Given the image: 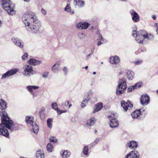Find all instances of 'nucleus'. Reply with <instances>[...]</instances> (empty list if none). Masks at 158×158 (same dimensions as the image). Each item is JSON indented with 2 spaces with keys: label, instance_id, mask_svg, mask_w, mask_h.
<instances>
[{
  "label": "nucleus",
  "instance_id": "cd10ccee",
  "mask_svg": "<svg viewBox=\"0 0 158 158\" xmlns=\"http://www.w3.org/2000/svg\"><path fill=\"white\" fill-rule=\"evenodd\" d=\"M36 156L37 158H44L43 152L40 150L37 152Z\"/></svg>",
  "mask_w": 158,
  "mask_h": 158
},
{
  "label": "nucleus",
  "instance_id": "6ab92c4d",
  "mask_svg": "<svg viewBox=\"0 0 158 158\" xmlns=\"http://www.w3.org/2000/svg\"><path fill=\"white\" fill-rule=\"evenodd\" d=\"M60 153L62 158H67L71 155L70 152L67 150H62L60 151Z\"/></svg>",
  "mask_w": 158,
  "mask_h": 158
},
{
  "label": "nucleus",
  "instance_id": "473e14b6",
  "mask_svg": "<svg viewBox=\"0 0 158 158\" xmlns=\"http://www.w3.org/2000/svg\"><path fill=\"white\" fill-rule=\"evenodd\" d=\"M53 121V119L52 118H48L47 120V123L48 127L50 128L52 127V123Z\"/></svg>",
  "mask_w": 158,
  "mask_h": 158
},
{
  "label": "nucleus",
  "instance_id": "13d9d810",
  "mask_svg": "<svg viewBox=\"0 0 158 158\" xmlns=\"http://www.w3.org/2000/svg\"><path fill=\"white\" fill-rule=\"evenodd\" d=\"M25 2H29L30 1V0H23Z\"/></svg>",
  "mask_w": 158,
  "mask_h": 158
},
{
  "label": "nucleus",
  "instance_id": "69168bd1",
  "mask_svg": "<svg viewBox=\"0 0 158 158\" xmlns=\"http://www.w3.org/2000/svg\"><path fill=\"white\" fill-rule=\"evenodd\" d=\"M101 63V64H103V62H102Z\"/></svg>",
  "mask_w": 158,
  "mask_h": 158
},
{
  "label": "nucleus",
  "instance_id": "0eeeda50",
  "mask_svg": "<svg viewBox=\"0 0 158 158\" xmlns=\"http://www.w3.org/2000/svg\"><path fill=\"white\" fill-rule=\"evenodd\" d=\"M24 71L23 72V75L26 77H29L33 74L32 67L31 65H25L23 68Z\"/></svg>",
  "mask_w": 158,
  "mask_h": 158
},
{
  "label": "nucleus",
  "instance_id": "7c9ffc66",
  "mask_svg": "<svg viewBox=\"0 0 158 158\" xmlns=\"http://www.w3.org/2000/svg\"><path fill=\"white\" fill-rule=\"evenodd\" d=\"M83 153L86 156L88 155L89 154V148L87 146H85L83 149Z\"/></svg>",
  "mask_w": 158,
  "mask_h": 158
},
{
  "label": "nucleus",
  "instance_id": "2eb2a0df",
  "mask_svg": "<svg viewBox=\"0 0 158 158\" xmlns=\"http://www.w3.org/2000/svg\"><path fill=\"white\" fill-rule=\"evenodd\" d=\"M126 146L131 149H135L138 146V143L135 141H131L128 142Z\"/></svg>",
  "mask_w": 158,
  "mask_h": 158
},
{
  "label": "nucleus",
  "instance_id": "a19ab883",
  "mask_svg": "<svg viewBox=\"0 0 158 158\" xmlns=\"http://www.w3.org/2000/svg\"><path fill=\"white\" fill-rule=\"evenodd\" d=\"M66 110H59V109L57 110V112L58 114H60L63 113H66Z\"/></svg>",
  "mask_w": 158,
  "mask_h": 158
},
{
  "label": "nucleus",
  "instance_id": "39448f33",
  "mask_svg": "<svg viewBox=\"0 0 158 158\" xmlns=\"http://www.w3.org/2000/svg\"><path fill=\"white\" fill-rule=\"evenodd\" d=\"M127 88L126 80L124 78L120 79L118 82V84L116 89V94L120 95L123 93Z\"/></svg>",
  "mask_w": 158,
  "mask_h": 158
},
{
  "label": "nucleus",
  "instance_id": "f704fd0d",
  "mask_svg": "<svg viewBox=\"0 0 158 158\" xmlns=\"http://www.w3.org/2000/svg\"><path fill=\"white\" fill-rule=\"evenodd\" d=\"M52 108L56 110V111L58 109V108L56 102H53L52 104Z\"/></svg>",
  "mask_w": 158,
  "mask_h": 158
},
{
  "label": "nucleus",
  "instance_id": "6e6552de",
  "mask_svg": "<svg viewBox=\"0 0 158 158\" xmlns=\"http://www.w3.org/2000/svg\"><path fill=\"white\" fill-rule=\"evenodd\" d=\"M121 104L125 111H127V110H130L133 107V105L129 101H127L126 102L125 101L122 100L121 102Z\"/></svg>",
  "mask_w": 158,
  "mask_h": 158
},
{
  "label": "nucleus",
  "instance_id": "7ed1b4c3",
  "mask_svg": "<svg viewBox=\"0 0 158 158\" xmlns=\"http://www.w3.org/2000/svg\"><path fill=\"white\" fill-rule=\"evenodd\" d=\"M133 37H135L136 41L139 43L142 44L144 39H148V40L152 39L153 37L152 35L146 33L144 31L140 30L137 32L134 30L132 34Z\"/></svg>",
  "mask_w": 158,
  "mask_h": 158
},
{
  "label": "nucleus",
  "instance_id": "72a5a7b5",
  "mask_svg": "<svg viewBox=\"0 0 158 158\" xmlns=\"http://www.w3.org/2000/svg\"><path fill=\"white\" fill-rule=\"evenodd\" d=\"M71 9L70 4H67L64 8V10L65 11L69 12Z\"/></svg>",
  "mask_w": 158,
  "mask_h": 158
},
{
  "label": "nucleus",
  "instance_id": "aec40b11",
  "mask_svg": "<svg viewBox=\"0 0 158 158\" xmlns=\"http://www.w3.org/2000/svg\"><path fill=\"white\" fill-rule=\"evenodd\" d=\"M131 115L133 118H138L141 115V111L140 110H135L131 114Z\"/></svg>",
  "mask_w": 158,
  "mask_h": 158
},
{
  "label": "nucleus",
  "instance_id": "f257e3e1",
  "mask_svg": "<svg viewBox=\"0 0 158 158\" xmlns=\"http://www.w3.org/2000/svg\"><path fill=\"white\" fill-rule=\"evenodd\" d=\"M22 20L27 30L30 32L36 33L41 27L40 22L37 19L35 14L31 11H28L25 13Z\"/></svg>",
  "mask_w": 158,
  "mask_h": 158
},
{
  "label": "nucleus",
  "instance_id": "4c0bfd02",
  "mask_svg": "<svg viewBox=\"0 0 158 158\" xmlns=\"http://www.w3.org/2000/svg\"><path fill=\"white\" fill-rule=\"evenodd\" d=\"M49 140L51 142L54 143L56 142L57 141V139L54 137H51L49 139Z\"/></svg>",
  "mask_w": 158,
  "mask_h": 158
},
{
  "label": "nucleus",
  "instance_id": "de8ad7c7",
  "mask_svg": "<svg viewBox=\"0 0 158 158\" xmlns=\"http://www.w3.org/2000/svg\"><path fill=\"white\" fill-rule=\"evenodd\" d=\"M94 52V50H91L90 53L86 56V58L87 59H89V58L91 55Z\"/></svg>",
  "mask_w": 158,
  "mask_h": 158
},
{
  "label": "nucleus",
  "instance_id": "37998d69",
  "mask_svg": "<svg viewBox=\"0 0 158 158\" xmlns=\"http://www.w3.org/2000/svg\"><path fill=\"white\" fill-rule=\"evenodd\" d=\"M138 110H140L141 111V115H142L143 114H147V112L146 109L144 108H142L140 109H138Z\"/></svg>",
  "mask_w": 158,
  "mask_h": 158
},
{
  "label": "nucleus",
  "instance_id": "a211bd4d",
  "mask_svg": "<svg viewBox=\"0 0 158 158\" xmlns=\"http://www.w3.org/2000/svg\"><path fill=\"white\" fill-rule=\"evenodd\" d=\"M75 6L79 8H82L85 6V2L82 0H74Z\"/></svg>",
  "mask_w": 158,
  "mask_h": 158
},
{
  "label": "nucleus",
  "instance_id": "58836bf2",
  "mask_svg": "<svg viewBox=\"0 0 158 158\" xmlns=\"http://www.w3.org/2000/svg\"><path fill=\"white\" fill-rule=\"evenodd\" d=\"M63 71L64 75H66L68 72V70L67 68L66 67H64L63 69Z\"/></svg>",
  "mask_w": 158,
  "mask_h": 158
},
{
  "label": "nucleus",
  "instance_id": "4be33fe9",
  "mask_svg": "<svg viewBox=\"0 0 158 158\" xmlns=\"http://www.w3.org/2000/svg\"><path fill=\"white\" fill-rule=\"evenodd\" d=\"M41 63V61L33 59H31L28 61V63L30 65H36L39 64Z\"/></svg>",
  "mask_w": 158,
  "mask_h": 158
},
{
  "label": "nucleus",
  "instance_id": "6e6d98bb",
  "mask_svg": "<svg viewBox=\"0 0 158 158\" xmlns=\"http://www.w3.org/2000/svg\"><path fill=\"white\" fill-rule=\"evenodd\" d=\"M102 44V42L101 41H99L98 43H97V45L98 46H99L101 44Z\"/></svg>",
  "mask_w": 158,
  "mask_h": 158
},
{
  "label": "nucleus",
  "instance_id": "dca6fc26",
  "mask_svg": "<svg viewBox=\"0 0 158 158\" xmlns=\"http://www.w3.org/2000/svg\"><path fill=\"white\" fill-rule=\"evenodd\" d=\"M120 59L119 57L117 56H112L110 59V62L111 64H115L119 63Z\"/></svg>",
  "mask_w": 158,
  "mask_h": 158
},
{
  "label": "nucleus",
  "instance_id": "412c9836",
  "mask_svg": "<svg viewBox=\"0 0 158 158\" xmlns=\"http://www.w3.org/2000/svg\"><path fill=\"white\" fill-rule=\"evenodd\" d=\"M60 64L58 62L55 64L51 68L52 72L54 73L58 72L60 69Z\"/></svg>",
  "mask_w": 158,
  "mask_h": 158
},
{
  "label": "nucleus",
  "instance_id": "338daca9",
  "mask_svg": "<svg viewBox=\"0 0 158 158\" xmlns=\"http://www.w3.org/2000/svg\"><path fill=\"white\" fill-rule=\"evenodd\" d=\"M97 132V131L96 130L95 131V132Z\"/></svg>",
  "mask_w": 158,
  "mask_h": 158
},
{
  "label": "nucleus",
  "instance_id": "c756f323",
  "mask_svg": "<svg viewBox=\"0 0 158 158\" xmlns=\"http://www.w3.org/2000/svg\"><path fill=\"white\" fill-rule=\"evenodd\" d=\"M32 126V129L33 132L35 133H37L39 131L38 127L37 125V124L35 123L33 125H31Z\"/></svg>",
  "mask_w": 158,
  "mask_h": 158
},
{
  "label": "nucleus",
  "instance_id": "8fccbe9b",
  "mask_svg": "<svg viewBox=\"0 0 158 158\" xmlns=\"http://www.w3.org/2000/svg\"><path fill=\"white\" fill-rule=\"evenodd\" d=\"M88 102H84V100H83L81 104V106L82 108H84L85 106V103H87Z\"/></svg>",
  "mask_w": 158,
  "mask_h": 158
},
{
  "label": "nucleus",
  "instance_id": "a878e982",
  "mask_svg": "<svg viewBox=\"0 0 158 158\" xmlns=\"http://www.w3.org/2000/svg\"><path fill=\"white\" fill-rule=\"evenodd\" d=\"M26 121L27 123L30 124L31 125L34 123V118L31 116H27L26 118Z\"/></svg>",
  "mask_w": 158,
  "mask_h": 158
},
{
  "label": "nucleus",
  "instance_id": "e2e57ef3",
  "mask_svg": "<svg viewBox=\"0 0 158 158\" xmlns=\"http://www.w3.org/2000/svg\"><path fill=\"white\" fill-rule=\"evenodd\" d=\"M156 93L158 94V89L156 91Z\"/></svg>",
  "mask_w": 158,
  "mask_h": 158
},
{
  "label": "nucleus",
  "instance_id": "5701e85b",
  "mask_svg": "<svg viewBox=\"0 0 158 158\" xmlns=\"http://www.w3.org/2000/svg\"><path fill=\"white\" fill-rule=\"evenodd\" d=\"M103 107V104L102 103H98L95 106V109L93 111V113L94 114L101 110Z\"/></svg>",
  "mask_w": 158,
  "mask_h": 158
},
{
  "label": "nucleus",
  "instance_id": "680f3d73",
  "mask_svg": "<svg viewBox=\"0 0 158 158\" xmlns=\"http://www.w3.org/2000/svg\"><path fill=\"white\" fill-rule=\"evenodd\" d=\"M122 73L121 72H119V74L120 75L121 74H122Z\"/></svg>",
  "mask_w": 158,
  "mask_h": 158
},
{
  "label": "nucleus",
  "instance_id": "79ce46f5",
  "mask_svg": "<svg viewBox=\"0 0 158 158\" xmlns=\"http://www.w3.org/2000/svg\"><path fill=\"white\" fill-rule=\"evenodd\" d=\"M49 72H45L42 74V77L44 78H47Z\"/></svg>",
  "mask_w": 158,
  "mask_h": 158
},
{
  "label": "nucleus",
  "instance_id": "f3484780",
  "mask_svg": "<svg viewBox=\"0 0 158 158\" xmlns=\"http://www.w3.org/2000/svg\"><path fill=\"white\" fill-rule=\"evenodd\" d=\"M93 95L92 91L90 90L87 92L85 94L84 98V102H88Z\"/></svg>",
  "mask_w": 158,
  "mask_h": 158
},
{
  "label": "nucleus",
  "instance_id": "4d7b16f0",
  "mask_svg": "<svg viewBox=\"0 0 158 158\" xmlns=\"http://www.w3.org/2000/svg\"><path fill=\"white\" fill-rule=\"evenodd\" d=\"M2 22L1 20H0V27H1L2 26Z\"/></svg>",
  "mask_w": 158,
  "mask_h": 158
},
{
  "label": "nucleus",
  "instance_id": "9b49d317",
  "mask_svg": "<svg viewBox=\"0 0 158 158\" xmlns=\"http://www.w3.org/2000/svg\"><path fill=\"white\" fill-rule=\"evenodd\" d=\"M19 70L18 69H15L9 70L4 73L2 76L1 79L5 78L7 77H9L15 74Z\"/></svg>",
  "mask_w": 158,
  "mask_h": 158
},
{
  "label": "nucleus",
  "instance_id": "0e129e2a",
  "mask_svg": "<svg viewBox=\"0 0 158 158\" xmlns=\"http://www.w3.org/2000/svg\"><path fill=\"white\" fill-rule=\"evenodd\" d=\"M81 35H84V34H83V33H81Z\"/></svg>",
  "mask_w": 158,
  "mask_h": 158
},
{
  "label": "nucleus",
  "instance_id": "423d86ee",
  "mask_svg": "<svg viewBox=\"0 0 158 158\" xmlns=\"http://www.w3.org/2000/svg\"><path fill=\"white\" fill-rule=\"evenodd\" d=\"M117 117L116 114L112 112L108 118L110 120L109 124L110 127L114 128L118 127L119 125V121L116 118Z\"/></svg>",
  "mask_w": 158,
  "mask_h": 158
},
{
  "label": "nucleus",
  "instance_id": "9d476101",
  "mask_svg": "<svg viewBox=\"0 0 158 158\" xmlns=\"http://www.w3.org/2000/svg\"><path fill=\"white\" fill-rule=\"evenodd\" d=\"M150 97L147 94L142 95L140 98V102L144 106L147 105L149 102Z\"/></svg>",
  "mask_w": 158,
  "mask_h": 158
},
{
  "label": "nucleus",
  "instance_id": "ddd939ff",
  "mask_svg": "<svg viewBox=\"0 0 158 158\" xmlns=\"http://www.w3.org/2000/svg\"><path fill=\"white\" fill-rule=\"evenodd\" d=\"M89 25V24L87 22H80L77 23L76 27L78 29H86Z\"/></svg>",
  "mask_w": 158,
  "mask_h": 158
},
{
  "label": "nucleus",
  "instance_id": "864d4df0",
  "mask_svg": "<svg viewBox=\"0 0 158 158\" xmlns=\"http://www.w3.org/2000/svg\"><path fill=\"white\" fill-rule=\"evenodd\" d=\"M69 14L71 15H73L74 14V12L73 10H72L71 9L69 11Z\"/></svg>",
  "mask_w": 158,
  "mask_h": 158
},
{
  "label": "nucleus",
  "instance_id": "bf43d9fd",
  "mask_svg": "<svg viewBox=\"0 0 158 158\" xmlns=\"http://www.w3.org/2000/svg\"><path fill=\"white\" fill-rule=\"evenodd\" d=\"M88 66H85V69H88Z\"/></svg>",
  "mask_w": 158,
  "mask_h": 158
},
{
  "label": "nucleus",
  "instance_id": "f8f14e48",
  "mask_svg": "<svg viewBox=\"0 0 158 158\" xmlns=\"http://www.w3.org/2000/svg\"><path fill=\"white\" fill-rule=\"evenodd\" d=\"M130 13L132 16V19L134 22H138L140 20L139 16L138 14L133 10H130Z\"/></svg>",
  "mask_w": 158,
  "mask_h": 158
},
{
  "label": "nucleus",
  "instance_id": "49530a36",
  "mask_svg": "<svg viewBox=\"0 0 158 158\" xmlns=\"http://www.w3.org/2000/svg\"><path fill=\"white\" fill-rule=\"evenodd\" d=\"M100 139V138L98 137V138H97L94 142V144H97L98 143V142L99 141Z\"/></svg>",
  "mask_w": 158,
  "mask_h": 158
},
{
  "label": "nucleus",
  "instance_id": "c9c22d12",
  "mask_svg": "<svg viewBox=\"0 0 158 158\" xmlns=\"http://www.w3.org/2000/svg\"><path fill=\"white\" fill-rule=\"evenodd\" d=\"M142 85L141 82H138L136 83L135 85H133V87H134V88L135 89H136L140 87H141V86Z\"/></svg>",
  "mask_w": 158,
  "mask_h": 158
},
{
  "label": "nucleus",
  "instance_id": "09e8293b",
  "mask_svg": "<svg viewBox=\"0 0 158 158\" xmlns=\"http://www.w3.org/2000/svg\"><path fill=\"white\" fill-rule=\"evenodd\" d=\"M41 12L42 14L44 15H45L47 13L45 10L43 8H42L41 10Z\"/></svg>",
  "mask_w": 158,
  "mask_h": 158
},
{
  "label": "nucleus",
  "instance_id": "f03ea898",
  "mask_svg": "<svg viewBox=\"0 0 158 158\" xmlns=\"http://www.w3.org/2000/svg\"><path fill=\"white\" fill-rule=\"evenodd\" d=\"M0 115L2 118V123L0 124V127H1L0 128V135L9 138V134L6 128L11 131H14L13 122L12 120H10L5 111H1Z\"/></svg>",
  "mask_w": 158,
  "mask_h": 158
},
{
  "label": "nucleus",
  "instance_id": "603ef678",
  "mask_svg": "<svg viewBox=\"0 0 158 158\" xmlns=\"http://www.w3.org/2000/svg\"><path fill=\"white\" fill-rule=\"evenodd\" d=\"M155 25L157 27L156 29V32L158 34V23H155Z\"/></svg>",
  "mask_w": 158,
  "mask_h": 158
},
{
  "label": "nucleus",
  "instance_id": "052dcab7",
  "mask_svg": "<svg viewBox=\"0 0 158 158\" xmlns=\"http://www.w3.org/2000/svg\"><path fill=\"white\" fill-rule=\"evenodd\" d=\"M93 74H94V75H95L96 74V72H93Z\"/></svg>",
  "mask_w": 158,
  "mask_h": 158
},
{
  "label": "nucleus",
  "instance_id": "b1692460",
  "mask_svg": "<svg viewBox=\"0 0 158 158\" xmlns=\"http://www.w3.org/2000/svg\"><path fill=\"white\" fill-rule=\"evenodd\" d=\"M96 121V119L94 118H91L89 120L87 121L86 124L87 127H89L93 125Z\"/></svg>",
  "mask_w": 158,
  "mask_h": 158
},
{
  "label": "nucleus",
  "instance_id": "c85d7f7f",
  "mask_svg": "<svg viewBox=\"0 0 158 158\" xmlns=\"http://www.w3.org/2000/svg\"><path fill=\"white\" fill-rule=\"evenodd\" d=\"M27 88L28 91L31 93L32 92L33 89H38L39 88V87L36 86L29 85L27 86Z\"/></svg>",
  "mask_w": 158,
  "mask_h": 158
},
{
  "label": "nucleus",
  "instance_id": "393cba45",
  "mask_svg": "<svg viewBox=\"0 0 158 158\" xmlns=\"http://www.w3.org/2000/svg\"><path fill=\"white\" fill-rule=\"evenodd\" d=\"M127 76L129 80H132L134 77V72L132 71H128L127 73Z\"/></svg>",
  "mask_w": 158,
  "mask_h": 158
},
{
  "label": "nucleus",
  "instance_id": "c03bdc74",
  "mask_svg": "<svg viewBox=\"0 0 158 158\" xmlns=\"http://www.w3.org/2000/svg\"><path fill=\"white\" fill-rule=\"evenodd\" d=\"M28 56V55L27 53H24V54L22 56V58L23 60H25L26 58H27Z\"/></svg>",
  "mask_w": 158,
  "mask_h": 158
},
{
  "label": "nucleus",
  "instance_id": "20e7f679",
  "mask_svg": "<svg viewBox=\"0 0 158 158\" xmlns=\"http://www.w3.org/2000/svg\"><path fill=\"white\" fill-rule=\"evenodd\" d=\"M1 4L3 8L10 15L15 14L16 12L14 10V5L11 2L10 0H1Z\"/></svg>",
  "mask_w": 158,
  "mask_h": 158
},
{
  "label": "nucleus",
  "instance_id": "e433bc0d",
  "mask_svg": "<svg viewBox=\"0 0 158 158\" xmlns=\"http://www.w3.org/2000/svg\"><path fill=\"white\" fill-rule=\"evenodd\" d=\"M142 61L141 60H138L135 61L133 63L135 65H139L141 64L142 63Z\"/></svg>",
  "mask_w": 158,
  "mask_h": 158
},
{
  "label": "nucleus",
  "instance_id": "a18cd8bd",
  "mask_svg": "<svg viewBox=\"0 0 158 158\" xmlns=\"http://www.w3.org/2000/svg\"><path fill=\"white\" fill-rule=\"evenodd\" d=\"M134 89H135L134 88V87H133V85L131 86L128 87L127 89V91L128 92H130L132 91Z\"/></svg>",
  "mask_w": 158,
  "mask_h": 158
},
{
  "label": "nucleus",
  "instance_id": "ea45409f",
  "mask_svg": "<svg viewBox=\"0 0 158 158\" xmlns=\"http://www.w3.org/2000/svg\"><path fill=\"white\" fill-rule=\"evenodd\" d=\"M65 105L66 106H68V108L71 107L72 106V104L71 103H69V101L67 100L65 101Z\"/></svg>",
  "mask_w": 158,
  "mask_h": 158
},
{
  "label": "nucleus",
  "instance_id": "1a4fd4ad",
  "mask_svg": "<svg viewBox=\"0 0 158 158\" xmlns=\"http://www.w3.org/2000/svg\"><path fill=\"white\" fill-rule=\"evenodd\" d=\"M11 40L15 46L21 49L23 48L24 43L21 39L18 38H12Z\"/></svg>",
  "mask_w": 158,
  "mask_h": 158
},
{
  "label": "nucleus",
  "instance_id": "bb28decb",
  "mask_svg": "<svg viewBox=\"0 0 158 158\" xmlns=\"http://www.w3.org/2000/svg\"><path fill=\"white\" fill-rule=\"evenodd\" d=\"M6 104L5 101L2 99H0V109L2 110L6 109Z\"/></svg>",
  "mask_w": 158,
  "mask_h": 158
},
{
  "label": "nucleus",
  "instance_id": "3c124183",
  "mask_svg": "<svg viewBox=\"0 0 158 158\" xmlns=\"http://www.w3.org/2000/svg\"><path fill=\"white\" fill-rule=\"evenodd\" d=\"M98 38H99L98 40H100L102 41H104V39L102 38V35H99Z\"/></svg>",
  "mask_w": 158,
  "mask_h": 158
},
{
  "label": "nucleus",
  "instance_id": "2f4dec72",
  "mask_svg": "<svg viewBox=\"0 0 158 158\" xmlns=\"http://www.w3.org/2000/svg\"><path fill=\"white\" fill-rule=\"evenodd\" d=\"M53 146L51 143H49L47 146V151L50 152L52 151Z\"/></svg>",
  "mask_w": 158,
  "mask_h": 158
},
{
  "label": "nucleus",
  "instance_id": "4468645a",
  "mask_svg": "<svg viewBox=\"0 0 158 158\" xmlns=\"http://www.w3.org/2000/svg\"><path fill=\"white\" fill-rule=\"evenodd\" d=\"M139 154L137 151H133L128 154L126 158H139Z\"/></svg>",
  "mask_w": 158,
  "mask_h": 158
},
{
  "label": "nucleus",
  "instance_id": "5fc2aeb1",
  "mask_svg": "<svg viewBox=\"0 0 158 158\" xmlns=\"http://www.w3.org/2000/svg\"><path fill=\"white\" fill-rule=\"evenodd\" d=\"M152 19H154V20H155L156 19V16L155 15H153L152 16Z\"/></svg>",
  "mask_w": 158,
  "mask_h": 158
}]
</instances>
